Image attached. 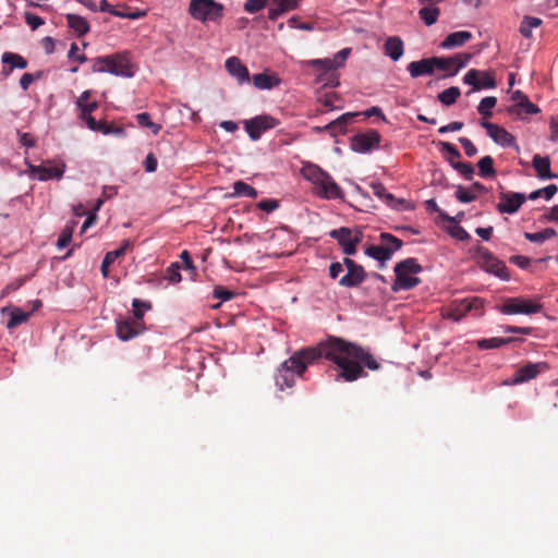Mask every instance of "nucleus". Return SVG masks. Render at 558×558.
<instances>
[{"label":"nucleus","mask_w":558,"mask_h":558,"mask_svg":"<svg viewBox=\"0 0 558 558\" xmlns=\"http://www.w3.org/2000/svg\"><path fill=\"white\" fill-rule=\"evenodd\" d=\"M496 104L497 98L494 96L485 97L480 101L477 106V111L483 117L484 120L493 116L490 110L496 106Z\"/></svg>","instance_id":"46"},{"label":"nucleus","mask_w":558,"mask_h":558,"mask_svg":"<svg viewBox=\"0 0 558 558\" xmlns=\"http://www.w3.org/2000/svg\"><path fill=\"white\" fill-rule=\"evenodd\" d=\"M542 24V20L535 16H524L520 25V34L530 38L532 36V29L538 27Z\"/></svg>","instance_id":"41"},{"label":"nucleus","mask_w":558,"mask_h":558,"mask_svg":"<svg viewBox=\"0 0 558 558\" xmlns=\"http://www.w3.org/2000/svg\"><path fill=\"white\" fill-rule=\"evenodd\" d=\"M92 131L100 132L105 135L109 134H116V135H122L123 130L119 126H116L113 124H109L106 121H96L94 128H88Z\"/></svg>","instance_id":"47"},{"label":"nucleus","mask_w":558,"mask_h":558,"mask_svg":"<svg viewBox=\"0 0 558 558\" xmlns=\"http://www.w3.org/2000/svg\"><path fill=\"white\" fill-rule=\"evenodd\" d=\"M267 5V0H246L244 10L248 13H256Z\"/></svg>","instance_id":"57"},{"label":"nucleus","mask_w":558,"mask_h":558,"mask_svg":"<svg viewBox=\"0 0 558 558\" xmlns=\"http://www.w3.org/2000/svg\"><path fill=\"white\" fill-rule=\"evenodd\" d=\"M213 295L221 301H229L234 298L235 293L223 286H216Z\"/></svg>","instance_id":"55"},{"label":"nucleus","mask_w":558,"mask_h":558,"mask_svg":"<svg viewBox=\"0 0 558 558\" xmlns=\"http://www.w3.org/2000/svg\"><path fill=\"white\" fill-rule=\"evenodd\" d=\"M329 235L338 241L344 254H355L356 245L361 240L360 232L353 235L352 231L349 228L342 227L330 231Z\"/></svg>","instance_id":"14"},{"label":"nucleus","mask_w":558,"mask_h":558,"mask_svg":"<svg viewBox=\"0 0 558 558\" xmlns=\"http://www.w3.org/2000/svg\"><path fill=\"white\" fill-rule=\"evenodd\" d=\"M131 241L125 239L123 240L119 248L110 251L105 255L100 267L101 275L104 276V278H108L110 265H112L116 262V259L124 256V254L126 253L128 248L131 247Z\"/></svg>","instance_id":"23"},{"label":"nucleus","mask_w":558,"mask_h":558,"mask_svg":"<svg viewBox=\"0 0 558 558\" xmlns=\"http://www.w3.org/2000/svg\"><path fill=\"white\" fill-rule=\"evenodd\" d=\"M449 162L451 163L452 168L456 169L464 179L472 180L474 174V168L472 163L462 161L453 162L451 159H449Z\"/></svg>","instance_id":"49"},{"label":"nucleus","mask_w":558,"mask_h":558,"mask_svg":"<svg viewBox=\"0 0 558 558\" xmlns=\"http://www.w3.org/2000/svg\"><path fill=\"white\" fill-rule=\"evenodd\" d=\"M450 58L453 64V70L449 73H446L444 77L454 76L462 68L469 63L472 54L469 52H460Z\"/></svg>","instance_id":"36"},{"label":"nucleus","mask_w":558,"mask_h":558,"mask_svg":"<svg viewBox=\"0 0 558 558\" xmlns=\"http://www.w3.org/2000/svg\"><path fill=\"white\" fill-rule=\"evenodd\" d=\"M132 307L133 317L131 318L134 320L143 322L145 311L151 310V303L147 301H142L140 299H133Z\"/></svg>","instance_id":"45"},{"label":"nucleus","mask_w":558,"mask_h":558,"mask_svg":"<svg viewBox=\"0 0 558 558\" xmlns=\"http://www.w3.org/2000/svg\"><path fill=\"white\" fill-rule=\"evenodd\" d=\"M461 96V90L457 86H451L438 94L437 99L445 106H451L457 102Z\"/></svg>","instance_id":"37"},{"label":"nucleus","mask_w":558,"mask_h":558,"mask_svg":"<svg viewBox=\"0 0 558 558\" xmlns=\"http://www.w3.org/2000/svg\"><path fill=\"white\" fill-rule=\"evenodd\" d=\"M157 158L153 153H149L144 161V167L147 172H155L157 169Z\"/></svg>","instance_id":"63"},{"label":"nucleus","mask_w":558,"mask_h":558,"mask_svg":"<svg viewBox=\"0 0 558 558\" xmlns=\"http://www.w3.org/2000/svg\"><path fill=\"white\" fill-rule=\"evenodd\" d=\"M365 254L380 262L383 266L384 263L390 259L392 256L391 251L388 250V247H384L381 243L378 245L367 246L365 248Z\"/></svg>","instance_id":"35"},{"label":"nucleus","mask_w":558,"mask_h":558,"mask_svg":"<svg viewBox=\"0 0 558 558\" xmlns=\"http://www.w3.org/2000/svg\"><path fill=\"white\" fill-rule=\"evenodd\" d=\"M257 207L266 213H271L279 207V202L270 198L263 199L257 204Z\"/></svg>","instance_id":"60"},{"label":"nucleus","mask_w":558,"mask_h":558,"mask_svg":"<svg viewBox=\"0 0 558 558\" xmlns=\"http://www.w3.org/2000/svg\"><path fill=\"white\" fill-rule=\"evenodd\" d=\"M135 119L138 125L150 129L154 134H158L161 130V125L151 122L150 116L147 112L137 113Z\"/></svg>","instance_id":"50"},{"label":"nucleus","mask_w":558,"mask_h":558,"mask_svg":"<svg viewBox=\"0 0 558 558\" xmlns=\"http://www.w3.org/2000/svg\"><path fill=\"white\" fill-rule=\"evenodd\" d=\"M481 126L487 132V135L498 145L511 147L515 145V138L505 128L488 121H481Z\"/></svg>","instance_id":"17"},{"label":"nucleus","mask_w":558,"mask_h":558,"mask_svg":"<svg viewBox=\"0 0 558 558\" xmlns=\"http://www.w3.org/2000/svg\"><path fill=\"white\" fill-rule=\"evenodd\" d=\"M76 225L77 222L75 220H71L64 226L57 241L59 248H63L70 244Z\"/></svg>","instance_id":"39"},{"label":"nucleus","mask_w":558,"mask_h":558,"mask_svg":"<svg viewBox=\"0 0 558 558\" xmlns=\"http://www.w3.org/2000/svg\"><path fill=\"white\" fill-rule=\"evenodd\" d=\"M478 174L482 178H489L496 174V170L494 168V159L490 156H484L480 159L478 163Z\"/></svg>","instance_id":"42"},{"label":"nucleus","mask_w":558,"mask_h":558,"mask_svg":"<svg viewBox=\"0 0 558 558\" xmlns=\"http://www.w3.org/2000/svg\"><path fill=\"white\" fill-rule=\"evenodd\" d=\"M165 279H167L170 283H178L181 281L182 277L180 274V265L179 263H172L165 272Z\"/></svg>","instance_id":"51"},{"label":"nucleus","mask_w":558,"mask_h":558,"mask_svg":"<svg viewBox=\"0 0 558 558\" xmlns=\"http://www.w3.org/2000/svg\"><path fill=\"white\" fill-rule=\"evenodd\" d=\"M549 129H550V141L557 142L558 141V116L553 117L549 122Z\"/></svg>","instance_id":"64"},{"label":"nucleus","mask_w":558,"mask_h":558,"mask_svg":"<svg viewBox=\"0 0 558 558\" xmlns=\"http://www.w3.org/2000/svg\"><path fill=\"white\" fill-rule=\"evenodd\" d=\"M477 262L485 271L493 274L502 280L510 279V274L505 263L494 256L487 248L478 247Z\"/></svg>","instance_id":"8"},{"label":"nucleus","mask_w":558,"mask_h":558,"mask_svg":"<svg viewBox=\"0 0 558 558\" xmlns=\"http://www.w3.org/2000/svg\"><path fill=\"white\" fill-rule=\"evenodd\" d=\"M508 112L512 116L523 118L525 116L535 114L539 112V108L530 101L526 96H522V99L515 105L508 109Z\"/></svg>","instance_id":"27"},{"label":"nucleus","mask_w":558,"mask_h":558,"mask_svg":"<svg viewBox=\"0 0 558 558\" xmlns=\"http://www.w3.org/2000/svg\"><path fill=\"white\" fill-rule=\"evenodd\" d=\"M90 96V90H84L76 100V106L81 111L80 118L86 123L87 128H94L95 118L92 117V112L99 107L97 101H88Z\"/></svg>","instance_id":"18"},{"label":"nucleus","mask_w":558,"mask_h":558,"mask_svg":"<svg viewBox=\"0 0 558 558\" xmlns=\"http://www.w3.org/2000/svg\"><path fill=\"white\" fill-rule=\"evenodd\" d=\"M359 116V113L353 112H347L336 120L328 123L325 129L329 131L332 135H335L337 132L344 133L348 125L353 122L354 118Z\"/></svg>","instance_id":"30"},{"label":"nucleus","mask_w":558,"mask_h":558,"mask_svg":"<svg viewBox=\"0 0 558 558\" xmlns=\"http://www.w3.org/2000/svg\"><path fill=\"white\" fill-rule=\"evenodd\" d=\"M343 265L347 267L348 272L339 280V284L341 287H357L366 279V272L364 268L356 264L353 259L344 257Z\"/></svg>","instance_id":"13"},{"label":"nucleus","mask_w":558,"mask_h":558,"mask_svg":"<svg viewBox=\"0 0 558 558\" xmlns=\"http://www.w3.org/2000/svg\"><path fill=\"white\" fill-rule=\"evenodd\" d=\"M253 84L258 89H271L280 84V80L275 75L258 73L253 76Z\"/></svg>","instance_id":"33"},{"label":"nucleus","mask_w":558,"mask_h":558,"mask_svg":"<svg viewBox=\"0 0 558 558\" xmlns=\"http://www.w3.org/2000/svg\"><path fill=\"white\" fill-rule=\"evenodd\" d=\"M68 26L76 34L77 37L86 35L90 27L87 20L81 15L69 13L65 15Z\"/></svg>","instance_id":"29"},{"label":"nucleus","mask_w":558,"mask_h":558,"mask_svg":"<svg viewBox=\"0 0 558 558\" xmlns=\"http://www.w3.org/2000/svg\"><path fill=\"white\" fill-rule=\"evenodd\" d=\"M425 207L427 210L429 211H434V213H437L439 215V217L444 220H447V221H453L454 218L453 217H450L449 215H447L446 213H444L437 205L436 201L435 199H427L425 202Z\"/></svg>","instance_id":"56"},{"label":"nucleus","mask_w":558,"mask_h":558,"mask_svg":"<svg viewBox=\"0 0 558 558\" xmlns=\"http://www.w3.org/2000/svg\"><path fill=\"white\" fill-rule=\"evenodd\" d=\"M25 22L32 29H37L45 24L44 19L29 12L25 13Z\"/></svg>","instance_id":"58"},{"label":"nucleus","mask_w":558,"mask_h":558,"mask_svg":"<svg viewBox=\"0 0 558 558\" xmlns=\"http://www.w3.org/2000/svg\"><path fill=\"white\" fill-rule=\"evenodd\" d=\"M117 337L122 341H129L145 331L143 322L134 320L131 317L117 319Z\"/></svg>","instance_id":"16"},{"label":"nucleus","mask_w":558,"mask_h":558,"mask_svg":"<svg viewBox=\"0 0 558 558\" xmlns=\"http://www.w3.org/2000/svg\"><path fill=\"white\" fill-rule=\"evenodd\" d=\"M459 143L464 149V153L468 157H473L477 154V148L475 145L471 142V140L466 137H460Z\"/></svg>","instance_id":"59"},{"label":"nucleus","mask_w":558,"mask_h":558,"mask_svg":"<svg viewBox=\"0 0 558 558\" xmlns=\"http://www.w3.org/2000/svg\"><path fill=\"white\" fill-rule=\"evenodd\" d=\"M64 165L61 167L52 166L49 162L39 166H31V174L39 181H47L50 179H60L64 173Z\"/></svg>","instance_id":"19"},{"label":"nucleus","mask_w":558,"mask_h":558,"mask_svg":"<svg viewBox=\"0 0 558 558\" xmlns=\"http://www.w3.org/2000/svg\"><path fill=\"white\" fill-rule=\"evenodd\" d=\"M233 195L256 198L258 196V192L252 185L243 181H236L233 183Z\"/></svg>","instance_id":"40"},{"label":"nucleus","mask_w":558,"mask_h":558,"mask_svg":"<svg viewBox=\"0 0 558 558\" xmlns=\"http://www.w3.org/2000/svg\"><path fill=\"white\" fill-rule=\"evenodd\" d=\"M333 362L339 367L337 380L354 381L366 376L364 367L378 371L380 364L363 347L342 338L330 336L316 347H308L294 352L278 368L277 386L283 390L294 385V375L301 376L310 364L319 359Z\"/></svg>","instance_id":"1"},{"label":"nucleus","mask_w":558,"mask_h":558,"mask_svg":"<svg viewBox=\"0 0 558 558\" xmlns=\"http://www.w3.org/2000/svg\"><path fill=\"white\" fill-rule=\"evenodd\" d=\"M8 308H3L2 312H7ZM10 319L7 323V328L14 329L15 327L26 323L33 315V311H22L20 307H12L9 310Z\"/></svg>","instance_id":"32"},{"label":"nucleus","mask_w":558,"mask_h":558,"mask_svg":"<svg viewBox=\"0 0 558 558\" xmlns=\"http://www.w3.org/2000/svg\"><path fill=\"white\" fill-rule=\"evenodd\" d=\"M456 197L461 203H471L476 199V195L469 189L459 185L456 191Z\"/></svg>","instance_id":"53"},{"label":"nucleus","mask_w":558,"mask_h":558,"mask_svg":"<svg viewBox=\"0 0 558 558\" xmlns=\"http://www.w3.org/2000/svg\"><path fill=\"white\" fill-rule=\"evenodd\" d=\"M470 313V305H468V299L456 300L449 307L442 313V316L447 319L459 322L462 317Z\"/></svg>","instance_id":"26"},{"label":"nucleus","mask_w":558,"mask_h":558,"mask_svg":"<svg viewBox=\"0 0 558 558\" xmlns=\"http://www.w3.org/2000/svg\"><path fill=\"white\" fill-rule=\"evenodd\" d=\"M450 234L460 240V241H465L468 239H470V234L466 232V230L464 228H462L461 226H454L451 230H450Z\"/></svg>","instance_id":"62"},{"label":"nucleus","mask_w":558,"mask_h":558,"mask_svg":"<svg viewBox=\"0 0 558 558\" xmlns=\"http://www.w3.org/2000/svg\"><path fill=\"white\" fill-rule=\"evenodd\" d=\"M268 19L276 21L280 15L298 8V0H267Z\"/></svg>","instance_id":"20"},{"label":"nucleus","mask_w":558,"mask_h":558,"mask_svg":"<svg viewBox=\"0 0 558 558\" xmlns=\"http://www.w3.org/2000/svg\"><path fill=\"white\" fill-rule=\"evenodd\" d=\"M468 305H470V313H474L476 316L483 315L484 301L481 298H468Z\"/></svg>","instance_id":"54"},{"label":"nucleus","mask_w":558,"mask_h":558,"mask_svg":"<svg viewBox=\"0 0 558 558\" xmlns=\"http://www.w3.org/2000/svg\"><path fill=\"white\" fill-rule=\"evenodd\" d=\"M381 136L376 130H367L366 132L357 133L351 137L350 146L352 150L361 154L371 151L377 148L380 144Z\"/></svg>","instance_id":"11"},{"label":"nucleus","mask_w":558,"mask_h":558,"mask_svg":"<svg viewBox=\"0 0 558 558\" xmlns=\"http://www.w3.org/2000/svg\"><path fill=\"white\" fill-rule=\"evenodd\" d=\"M549 369V365L546 362L532 363L529 362L520 367L513 375V377L507 380L506 385H519L526 383L531 379L536 378L541 373Z\"/></svg>","instance_id":"12"},{"label":"nucleus","mask_w":558,"mask_h":558,"mask_svg":"<svg viewBox=\"0 0 558 558\" xmlns=\"http://www.w3.org/2000/svg\"><path fill=\"white\" fill-rule=\"evenodd\" d=\"M371 187L373 190V193L384 201L386 204H388L391 207H396L395 202L397 201L396 197L389 193L383 183L380 182H374L371 184Z\"/></svg>","instance_id":"38"},{"label":"nucleus","mask_w":558,"mask_h":558,"mask_svg":"<svg viewBox=\"0 0 558 558\" xmlns=\"http://www.w3.org/2000/svg\"><path fill=\"white\" fill-rule=\"evenodd\" d=\"M463 82L464 84L471 85L474 90L496 88L497 86L495 72L493 70L481 71L471 69L463 76Z\"/></svg>","instance_id":"10"},{"label":"nucleus","mask_w":558,"mask_h":558,"mask_svg":"<svg viewBox=\"0 0 558 558\" xmlns=\"http://www.w3.org/2000/svg\"><path fill=\"white\" fill-rule=\"evenodd\" d=\"M500 202L497 204V210L500 214H515L520 207L525 203L526 196L523 193L517 192H500Z\"/></svg>","instance_id":"15"},{"label":"nucleus","mask_w":558,"mask_h":558,"mask_svg":"<svg viewBox=\"0 0 558 558\" xmlns=\"http://www.w3.org/2000/svg\"><path fill=\"white\" fill-rule=\"evenodd\" d=\"M423 7L418 11L420 19L425 25L430 26L435 24L440 14V10L433 4H422Z\"/></svg>","instance_id":"34"},{"label":"nucleus","mask_w":558,"mask_h":558,"mask_svg":"<svg viewBox=\"0 0 558 558\" xmlns=\"http://www.w3.org/2000/svg\"><path fill=\"white\" fill-rule=\"evenodd\" d=\"M512 341V338H488V339H481L477 341V347L482 350H489V349H496L500 348L502 345H506Z\"/></svg>","instance_id":"43"},{"label":"nucleus","mask_w":558,"mask_h":558,"mask_svg":"<svg viewBox=\"0 0 558 558\" xmlns=\"http://www.w3.org/2000/svg\"><path fill=\"white\" fill-rule=\"evenodd\" d=\"M92 62L93 72H108L123 77H132L135 72L128 52H118L110 56L98 57L93 59Z\"/></svg>","instance_id":"4"},{"label":"nucleus","mask_w":558,"mask_h":558,"mask_svg":"<svg viewBox=\"0 0 558 558\" xmlns=\"http://www.w3.org/2000/svg\"><path fill=\"white\" fill-rule=\"evenodd\" d=\"M385 54L391 58L393 61H398L404 52V45L400 37H389L384 46Z\"/></svg>","instance_id":"28"},{"label":"nucleus","mask_w":558,"mask_h":558,"mask_svg":"<svg viewBox=\"0 0 558 558\" xmlns=\"http://www.w3.org/2000/svg\"><path fill=\"white\" fill-rule=\"evenodd\" d=\"M557 232L553 228H546L539 232L530 233L525 232L524 238L533 243H543L545 240L556 236Z\"/></svg>","instance_id":"44"},{"label":"nucleus","mask_w":558,"mask_h":558,"mask_svg":"<svg viewBox=\"0 0 558 558\" xmlns=\"http://www.w3.org/2000/svg\"><path fill=\"white\" fill-rule=\"evenodd\" d=\"M422 266L415 258H407L395 266L396 280L392 291L411 290L421 283V279L414 275L422 271Z\"/></svg>","instance_id":"5"},{"label":"nucleus","mask_w":558,"mask_h":558,"mask_svg":"<svg viewBox=\"0 0 558 558\" xmlns=\"http://www.w3.org/2000/svg\"><path fill=\"white\" fill-rule=\"evenodd\" d=\"M435 70L446 71L447 73L453 70V64L450 57H434Z\"/></svg>","instance_id":"52"},{"label":"nucleus","mask_w":558,"mask_h":558,"mask_svg":"<svg viewBox=\"0 0 558 558\" xmlns=\"http://www.w3.org/2000/svg\"><path fill=\"white\" fill-rule=\"evenodd\" d=\"M532 166L541 180L557 179L558 174L550 171V159L548 156L534 155Z\"/></svg>","instance_id":"25"},{"label":"nucleus","mask_w":558,"mask_h":558,"mask_svg":"<svg viewBox=\"0 0 558 558\" xmlns=\"http://www.w3.org/2000/svg\"><path fill=\"white\" fill-rule=\"evenodd\" d=\"M2 63L4 66L2 69V75L8 77L14 69H25L27 68V60L19 53L14 52H4L1 57Z\"/></svg>","instance_id":"21"},{"label":"nucleus","mask_w":558,"mask_h":558,"mask_svg":"<svg viewBox=\"0 0 558 558\" xmlns=\"http://www.w3.org/2000/svg\"><path fill=\"white\" fill-rule=\"evenodd\" d=\"M244 129L252 141H258L262 134L276 128L279 121L269 114H259L243 122Z\"/></svg>","instance_id":"9"},{"label":"nucleus","mask_w":558,"mask_h":558,"mask_svg":"<svg viewBox=\"0 0 558 558\" xmlns=\"http://www.w3.org/2000/svg\"><path fill=\"white\" fill-rule=\"evenodd\" d=\"M350 52V48H343L338 51L332 59H313L306 61V64L316 72L317 83L323 84L324 86L336 87L339 85V74L337 70L343 66Z\"/></svg>","instance_id":"3"},{"label":"nucleus","mask_w":558,"mask_h":558,"mask_svg":"<svg viewBox=\"0 0 558 558\" xmlns=\"http://www.w3.org/2000/svg\"><path fill=\"white\" fill-rule=\"evenodd\" d=\"M472 38V34L466 31H459L449 34L446 39L440 44L441 48L450 49L453 47H461Z\"/></svg>","instance_id":"31"},{"label":"nucleus","mask_w":558,"mask_h":558,"mask_svg":"<svg viewBox=\"0 0 558 558\" xmlns=\"http://www.w3.org/2000/svg\"><path fill=\"white\" fill-rule=\"evenodd\" d=\"M498 310L504 315H531L539 313L543 310V305L535 300L526 298H508L504 303L498 306Z\"/></svg>","instance_id":"7"},{"label":"nucleus","mask_w":558,"mask_h":558,"mask_svg":"<svg viewBox=\"0 0 558 558\" xmlns=\"http://www.w3.org/2000/svg\"><path fill=\"white\" fill-rule=\"evenodd\" d=\"M380 241H381V245L384 247H388V250L391 251L392 255L395 252L400 250L403 244V242L400 239H398L397 236H395L390 233H386V232L380 233Z\"/></svg>","instance_id":"48"},{"label":"nucleus","mask_w":558,"mask_h":558,"mask_svg":"<svg viewBox=\"0 0 558 558\" xmlns=\"http://www.w3.org/2000/svg\"><path fill=\"white\" fill-rule=\"evenodd\" d=\"M301 174L314 185L315 194L324 199H341L343 191L332 177L314 163H304Z\"/></svg>","instance_id":"2"},{"label":"nucleus","mask_w":558,"mask_h":558,"mask_svg":"<svg viewBox=\"0 0 558 558\" xmlns=\"http://www.w3.org/2000/svg\"><path fill=\"white\" fill-rule=\"evenodd\" d=\"M226 70L231 76L238 80L239 84L250 81L247 68L236 57H230L226 60Z\"/></svg>","instance_id":"22"},{"label":"nucleus","mask_w":558,"mask_h":558,"mask_svg":"<svg viewBox=\"0 0 558 558\" xmlns=\"http://www.w3.org/2000/svg\"><path fill=\"white\" fill-rule=\"evenodd\" d=\"M78 47L75 43H73L70 47V50H69V53H68V57L69 59L71 60H76L77 62L80 63H84L87 61V58L85 54H78Z\"/></svg>","instance_id":"61"},{"label":"nucleus","mask_w":558,"mask_h":558,"mask_svg":"<svg viewBox=\"0 0 558 558\" xmlns=\"http://www.w3.org/2000/svg\"><path fill=\"white\" fill-rule=\"evenodd\" d=\"M189 14L202 23L218 22L223 16V5L215 0H191Z\"/></svg>","instance_id":"6"},{"label":"nucleus","mask_w":558,"mask_h":558,"mask_svg":"<svg viewBox=\"0 0 558 558\" xmlns=\"http://www.w3.org/2000/svg\"><path fill=\"white\" fill-rule=\"evenodd\" d=\"M434 57L412 61L408 65L410 75L415 78L422 75H432L435 72Z\"/></svg>","instance_id":"24"}]
</instances>
